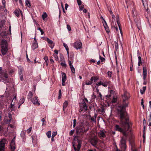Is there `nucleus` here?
Wrapping results in <instances>:
<instances>
[{
	"label": "nucleus",
	"instance_id": "1",
	"mask_svg": "<svg viewBox=\"0 0 151 151\" xmlns=\"http://www.w3.org/2000/svg\"><path fill=\"white\" fill-rule=\"evenodd\" d=\"M118 114L119 116L120 124L121 127L119 125H116L115 126V129L116 130L122 132L123 134V136L121 138L119 145L121 149L120 151H125L127 147L126 140L127 136L126 131L129 130L130 123L127 113L118 112Z\"/></svg>",
	"mask_w": 151,
	"mask_h": 151
},
{
	"label": "nucleus",
	"instance_id": "2",
	"mask_svg": "<svg viewBox=\"0 0 151 151\" xmlns=\"http://www.w3.org/2000/svg\"><path fill=\"white\" fill-rule=\"evenodd\" d=\"M130 97V95L126 91H124L123 94L122 95V101L121 105L119 106L117 108L118 112L127 113L125 111L126 108L128 106L129 102L128 101Z\"/></svg>",
	"mask_w": 151,
	"mask_h": 151
},
{
	"label": "nucleus",
	"instance_id": "3",
	"mask_svg": "<svg viewBox=\"0 0 151 151\" xmlns=\"http://www.w3.org/2000/svg\"><path fill=\"white\" fill-rule=\"evenodd\" d=\"M1 50L2 55H6L8 51L7 42L6 40H1Z\"/></svg>",
	"mask_w": 151,
	"mask_h": 151
},
{
	"label": "nucleus",
	"instance_id": "4",
	"mask_svg": "<svg viewBox=\"0 0 151 151\" xmlns=\"http://www.w3.org/2000/svg\"><path fill=\"white\" fill-rule=\"evenodd\" d=\"M88 129H85L84 127H78L76 128V134L78 135H82L84 133H86Z\"/></svg>",
	"mask_w": 151,
	"mask_h": 151
},
{
	"label": "nucleus",
	"instance_id": "5",
	"mask_svg": "<svg viewBox=\"0 0 151 151\" xmlns=\"http://www.w3.org/2000/svg\"><path fill=\"white\" fill-rule=\"evenodd\" d=\"M80 109L79 110L80 112L83 111L85 112L87 110V107L86 103L84 101L80 104Z\"/></svg>",
	"mask_w": 151,
	"mask_h": 151
},
{
	"label": "nucleus",
	"instance_id": "6",
	"mask_svg": "<svg viewBox=\"0 0 151 151\" xmlns=\"http://www.w3.org/2000/svg\"><path fill=\"white\" fill-rule=\"evenodd\" d=\"M6 142V140L5 139H3L0 141V151H5L4 149Z\"/></svg>",
	"mask_w": 151,
	"mask_h": 151
},
{
	"label": "nucleus",
	"instance_id": "7",
	"mask_svg": "<svg viewBox=\"0 0 151 151\" xmlns=\"http://www.w3.org/2000/svg\"><path fill=\"white\" fill-rule=\"evenodd\" d=\"M143 78L144 80V82L143 84L146 85L147 84L146 77L147 76V70L146 68L144 67L143 68Z\"/></svg>",
	"mask_w": 151,
	"mask_h": 151
},
{
	"label": "nucleus",
	"instance_id": "8",
	"mask_svg": "<svg viewBox=\"0 0 151 151\" xmlns=\"http://www.w3.org/2000/svg\"><path fill=\"white\" fill-rule=\"evenodd\" d=\"M74 47L76 50L81 49L82 47V43L81 42H76L73 44Z\"/></svg>",
	"mask_w": 151,
	"mask_h": 151
},
{
	"label": "nucleus",
	"instance_id": "9",
	"mask_svg": "<svg viewBox=\"0 0 151 151\" xmlns=\"http://www.w3.org/2000/svg\"><path fill=\"white\" fill-rule=\"evenodd\" d=\"M30 101L35 105L39 106L40 104V103L38 101V97H35L31 99H30Z\"/></svg>",
	"mask_w": 151,
	"mask_h": 151
},
{
	"label": "nucleus",
	"instance_id": "10",
	"mask_svg": "<svg viewBox=\"0 0 151 151\" xmlns=\"http://www.w3.org/2000/svg\"><path fill=\"white\" fill-rule=\"evenodd\" d=\"M91 143L92 145L94 146H96L98 143V139L96 137H94L91 138Z\"/></svg>",
	"mask_w": 151,
	"mask_h": 151
},
{
	"label": "nucleus",
	"instance_id": "11",
	"mask_svg": "<svg viewBox=\"0 0 151 151\" xmlns=\"http://www.w3.org/2000/svg\"><path fill=\"white\" fill-rule=\"evenodd\" d=\"M77 142L78 145H77V148H76L74 144H73V146L75 151H79L81 146V141L80 140H78Z\"/></svg>",
	"mask_w": 151,
	"mask_h": 151
},
{
	"label": "nucleus",
	"instance_id": "12",
	"mask_svg": "<svg viewBox=\"0 0 151 151\" xmlns=\"http://www.w3.org/2000/svg\"><path fill=\"white\" fill-rule=\"evenodd\" d=\"M14 139L15 137L10 142V146L12 150H14L15 149Z\"/></svg>",
	"mask_w": 151,
	"mask_h": 151
},
{
	"label": "nucleus",
	"instance_id": "13",
	"mask_svg": "<svg viewBox=\"0 0 151 151\" xmlns=\"http://www.w3.org/2000/svg\"><path fill=\"white\" fill-rule=\"evenodd\" d=\"M97 95V96H96L93 93L92 96L93 98H96V99H102V95L101 93L100 92H99Z\"/></svg>",
	"mask_w": 151,
	"mask_h": 151
},
{
	"label": "nucleus",
	"instance_id": "14",
	"mask_svg": "<svg viewBox=\"0 0 151 151\" xmlns=\"http://www.w3.org/2000/svg\"><path fill=\"white\" fill-rule=\"evenodd\" d=\"M2 78V80L4 81H6L7 80L8 76V75L7 73H4L1 75V77Z\"/></svg>",
	"mask_w": 151,
	"mask_h": 151
},
{
	"label": "nucleus",
	"instance_id": "15",
	"mask_svg": "<svg viewBox=\"0 0 151 151\" xmlns=\"http://www.w3.org/2000/svg\"><path fill=\"white\" fill-rule=\"evenodd\" d=\"M68 63L72 73H75V69L74 68L72 65V63H71L70 61L69 60Z\"/></svg>",
	"mask_w": 151,
	"mask_h": 151
},
{
	"label": "nucleus",
	"instance_id": "16",
	"mask_svg": "<svg viewBox=\"0 0 151 151\" xmlns=\"http://www.w3.org/2000/svg\"><path fill=\"white\" fill-rule=\"evenodd\" d=\"M137 26L138 29L140 30L141 29V21L140 19H139L136 22Z\"/></svg>",
	"mask_w": 151,
	"mask_h": 151
},
{
	"label": "nucleus",
	"instance_id": "17",
	"mask_svg": "<svg viewBox=\"0 0 151 151\" xmlns=\"http://www.w3.org/2000/svg\"><path fill=\"white\" fill-rule=\"evenodd\" d=\"M104 23L103 24L105 28V29L106 30V32L108 33H109V29L108 27L107 26V23L106 21L104 20Z\"/></svg>",
	"mask_w": 151,
	"mask_h": 151
},
{
	"label": "nucleus",
	"instance_id": "18",
	"mask_svg": "<svg viewBox=\"0 0 151 151\" xmlns=\"http://www.w3.org/2000/svg\"><path fill=\"white\" fill-rule=\"evenodd\" d=\"M38 44L37 41H36L33 42L32 47V48L33 50H34L38 47Z\"/></svg>",
	"mask_w": 151,
	"mask_h": 151
},
{
	"label": "nucleus",
	"instance_id": "19",
	"mask_svg": "<svg viewBox=\"0 0 151 151\" xmlns=\"http://www.w3.org/2000/svg\"><path fill=\"white\" fill-rule=\"evenodd\" d=\"M20 12L21 14L22 15V12L21 11L20 9H16L14 12V14L17 17H18L19 15V12Z\"/></svg>",
	"mask_w": 151,
	"mask_h": 151
},
{
	"label": "nucleus",
	"instance_id": "20",
	"mask_svg": "<svg viewBox=\"0 0 151 151\" xmlns=\"http://www.w3.org/2000/svg\"><path fill=\"white\" fill-rule=\"evenodd\" d=\"M8 117L7 116H5V118L4 119V122L6 124H9L11 122V121L9 119H8Z\"/></svg>",
	"mask_w": 151,
	"mask_h": 151
},
{
	"label": "nucleus",
	"instance_id": "21",
	"mask_svg": "<svg viewBox=\"0 0 151 151\" xmlns=\"http://www.w3.org/2000/svg\"><path fill=\"white\" fill-rule=\"evenodd\" d=\"M98 135L100 137L103 138H104L106 137L105 133L102 131H101L98 133Z\"/></svg>",
	"mask_w": 151,
	"mask_h": 151
},
{
	"label": "nucleus",
	"instance_id": "22",
	"mask_svg": "<svg viewBox=\"0 0 151 151\" xmlns=\"http://www.w3.org/2000/svg\"><path fill=\"white\" fill-rule=\"evenodd\" d=\"M117 20H116V22H117V24H118V25L119 27V30L120 31V32L121 33H122V29H121V27H120L121 24H120V22L119 21V16H118V15H117Z\"/></svg>",
	"mask_w": 151,
	"mask_h": 151
},
{
	"label": "nucleus",
	"instance_id": "23",
	"mask_svg": "<svg viewBox=\"0 0 151 151\" xmlns=\"http://www.w3.org/2000/svg\"><path fill=\"white\" fill-rule=\"evenodd\" d=\"M62 81H66V76L65 74L64 73H62Z\"/></svg>",
	"mask_w": 151,
	"mask_h": 151
},
{
	"label": "nucleus",
	"instance_id": "24",
	"mask_svg": "<svg viewBox=\"0 0 151 151\" xmlns=\"http://www.w3.org/2000/svg\"><path fill=\"white\" fill-rule=\"evenodd\" d=\"M68 105V102L66 101L64 102L63 104V110H64L65 108L67 107Z\"/></svg>",
	"mask_w": 151,
	"mask_h": 151
},
{
	"label": "nucleus",
	"instance_id": "25",
	"mask_svg": "<svg viewBox=\"0 0 151 151\" xmlns=\"http://www.w3.org/2000/svg\"><path fill=\"white\" fill-rule=\"evenodd\" d=\"M117 100V97L116 96H114L113 97V99L111 101V102L112 103H116Z\"/></svg>",
	"mask_w": 151,
	"mask_h": 151
},
{
	"label": "nucleus",
	"instance_id": "26",
	"mask_svg": "<svg viewBox=\"0 0 151 151\" xmlns=\"http://www.w3.org/2000/svg\"><path fill=\"white\" fill-rule=\"evenodd\" d=\"M32 96L33 94L32 93L31 91H29L28 95L27 98L28 99H30V100L31 99H32Z\"/></svg>",
	"mask_w": 151,
	"mask_h": 151
},
{
	"label": "nucleus",
	"instance_id": "27",
	"mask_svg": "<svg viewBox=\"0 0 151 151\" xmlns=\"http://www.w3.org/2000/svg\"><path fill=\"white\" fill-rule=\"evenodd\" d=\"M25 4L27 6L30 8L31 6V5L30 4V1L29 0H26L25 1Z\"/></svg>",
	"mask_w": 151,
	"mask_h": 151
},
{
	"label": "nucleus",
	"instance_id": "28",
	"mask_svg": "<svg viewBox=\"0 0 151 151\" xmlns=\"http://www.w3.org/2000/svg\"><path fill=\"white\" fill-rule=\"evenodd\" d=\"M63 46H64V47H65L67 52V53L68 54V50H69V48H68V45H67L65 43H63Z\"/></svg>",
	"mask_w": 151,
	"mask_h": 151
},
{
	"label": "nucleus",
	"instance_id": "29",
	"mask_svg": "<svg viewBox=\"0 0 151 151\" xmlns=\"http://www.w3.org/2000/svg\"><path fill=\"white\" fill-rule=\"evenodd\" d=\"M146 86H144L142 88V89L140 90V93L141 94H143L145 93L146 90Z\"/></svg>",
	"mask_w": 151,
	"mask_h": 151
},
{
	"label": "nucleus",
	"instance_id": "30",
	"mask_svg": "<svg viewBox=\"0 0 151 151\" xmlns=\"http://www.w3.org/2000/svg\"><path fill=\"white\" fill-rule=\"evenodd\" d=\"M46 40L47 41V42H48V43L50 45H52V44L53 42V41L52 40H50L48 37H47L46 38Z\"/></svg>",
	"mask_w": 151,
	"mask_h": 151
},
{
	"label": "nucleus",
	"instance_id": "31",
	"mask_svg": "<svg viewBox=\"0 0 151 151\" xmlns=\"http://www.w3.org/2000/svg\"><path fill=\"white\" fill-rule=\"evenodd\" d=\"M138 65L139 66L142 63L141 60V57L140 56H138Z\"/></svg>",
	"mask_w": 151,
	"mask_h": 151
},
{
	"label": "nucleus",
	"instance_id": "32",
	"mask_svg": "<svg viewBox=\"0 0 151 151\" xmlns=\"http://www.w3.org/2000/svg\"><path fill=\"white\" fill-rule=\"evenodd\" d=\"M51 131H48L46 133V135L47 137L50 138L51 137Z\"/></svg>",
	"mask_w": 151,
	"mask_h": 151
},
{
	"label": "nucleus",
	"instance_id": "33",
	"mask_svg": "<svg viewBox=\"0 0 151 151\" xmlns=\"http://www.w3.org/2000/svg\"><path fill=\"white\" fill-rule=\"evenodd\" d=\"M47 17V14L46 13V12H44L42 15V18L43 19H44Z\"/></svg>",
	"mask_w": 151,
	"mask_h": 151
},
{
	"label": "nucleus",
	"instance_id": "34",
	"mask_svg": "<svg viewBox=\"0 0 151 151\" xmlns=\"http://www.w3.org/2000/svg\"><path fill=\"white\" fill-rule=\"evenodd\" d=\"M14 102L13 103V101H12L11 103V105L10 106L11 109V110L12 111L13 110L14 108Z\"/></svg>",
	"mask_w": 151,
	"mask_h": 151
},
{
	"label": "nucleus",
	"instance_id": "35",
	"mask_svg": "<svg viewBox=\"0 0 151 151\" xmlns=\"http://www.w3.org/2000/svg\"><path fill=\"white\" fill-rule=\"evenodd\" d=\"M6 1L5 0H2V3L3 4V7L5 9H6Z\"/></svg>",
	"mask_w": 151,
	"mask_h": 151
},
{
	"label": "nucleus",
	"instance_id": "36",
	"mask_svg": "<svg viewBox=\"0 0 151 151\" xmlns=\"http://www.w3.org/2000/svg\"><path fill=\"white\" fill-rule=\"evenodd\" d=\"M24 101V99L23 97V98H21L20 100L19 101V103L20 104H23Z\"/></svg>",
	"mask_w": 151,
	"mask_h": 151
},
{
	"label": "nucleus",
	"instance_id": "37",
	"mask_svg": "<svg viewBox=\"0 0 151 151\" xmlns=\"http://www.w3.org/2000/svg\"><path fill=\"white\" fill-rule=\"evenodd\" d=\"M62 96V93H61V91L60 89L59 90V94H58V99H60L61 97Z\"/></svg>",
	"mask_w": 151,
	"mask_h": 151
},
{
	"label": "nucleus",
	"instance_id": "38",
	"mask_svg": "<svg viewBox=\"0 0 151 151\" xmlns=\"http://www.w3.org/2000/svg\"><path fill=\"white\" fill-rule=\"evenodd\" d=\"M44 59L46 62V63L47 65L48 64V58L47 56H45L44 57Z\"/></svg>",
	"mask_w": 151,
	"mask_h": 151
},
{
	"label": "nucleus",
	"instance_id": "39",
	"mask_svg": "<svg viewBox=\"0 0 151 151\" xmlns=\"http://www.w3.org/2000/svg\"><path fill=\"white\" fill-rule=\"evenodd\" d=\"M53 56L54 57L55 60L57 61L58 60V57L55 54H53Z\"/></svg>",
	"mask_w": 151,
	"mask_h": 151
},
{
	"label": "nucleus",
	"instance_id": "40",
	"mask_svg": "<svg viewBox=\"0 0 151 151\" xmlns=\"http://www.w3.org/2000/svg\"><path fill=\"white\" fill-rule=\"evenodd\" d=\"M8 118H9V119L12 121V114L10 113H10H9L8 114Z\"/></svg>",
	"mask_w": 151,
	"mask_h": 151
},
{
	"label": "nucleus",
	"instance_id": "41",
	"mask_svg": "<svg viewBox=\"0 0 151 151\" xmlns=\"http://www.w3.org/2000/svg\"><path fill=\"white\" fill-rule=\"evenodd\" d=\"M25 135V132H24V131H22L21 133V137H22L24 138Z\"/></svg>",
	"mask_w": 151,
	"mask_h": 151
},
{
	"label": "nucleus",
	"instance_id": "42",
	"mask_svg": "<svg viewBox=\"0 0 151 151\" xmlns=\"http://www.w3.org/2000/svg\"><path fill=\"white\" fill-rule=\"evenodd\" d=\"M108 83L107 82H105L103 83L102 85L104 87H107L108 85Z\"/></svg>",
	"mask_w": 151,
	"mask_h": 151
},
{
	"label": "nucleus",
	"instance_id": "43",
	"mask_svg": "<svg viewBox=\"0 0 151 151\" xmlns=\"http://www.w3.org/2000/svg\"><path fill=\"white\" fill-rule=\"evenodd\" d=\"M103 82L101 81H100L99 82H98L96 84V86H100L101 85H102V84L103 83Z\"/></svg>",
	"mask_w": 151,
	"mask_h": 151
},
{
	"label": "nucleus",
	"instance_id": "44",
	"mask_svg": "<svg viewBox=\"0 0 151 151\" xmlns=\"http://www.w3.org/2000/svg\"><path fill=\"white\" fill-rule=\"evenodd\" d=\"M112 73V72L110 71H108L107 73L108 76L110 78H111V77Z\"/></svg>",
	"mask_w": 151,
	"mask_h": 151
},
{
	"label": "nucleus",
	"instance_id": "45",
	"mask_svg": "<svg viewBox=\"0 0 151 151\" xmlns=\"http://www.w3.org/2000/svg\"><path fill=\"white\" fill-rule=\"evenodd\" d=\"M32 129V127H30L28 129H27V132L29 134V133Z\"/></svg>",
	"mask_w": 151,
	"mask_h": 151
},
{
	"label": "nucleus",
	"instance_id": "46",
	"mask_svg": "<svg viewBox=\"0 0 151 151\" xmlns=\"http://www.w3.org/2000/svg\"><path fill=\"white\" fill-rule=\"evenodd\" d=\"M91 120L93 122H96V117H91Z\"/></svg>",
	"mask_w": 151,
	"mask_h": 151
},
{
	"label": "nucleus",
	"instance_id": "47",
	"mask_svg": "<svg viewBox=\"0 0 151 151\" xmlns=\"http://www.w3.org/2000/svg\"><path fill=\"white\" fill-rule=\"evenodd\" d=\"M57 134V132H53L52 133V137H54Z\"/></svg>",
	"mask_w": 151,
	"mask_h": 151
},
{
	"label": "nucleus",
	"instance_id": "48",
	"mask_svg": "<svg viewBox=\"0 0 151 151\" xmlns=\"http://www.w3.org/2000/svg\"><path fill=\"white\" fill-rule=\"evenodd\" d=\"M99 58L101 62H104L105 61V59L104 58H103L100 55L99 56Z\"/></svg>",
	"mask_w": 151,
	"mask_h": 151
},
{
	"label": "nucleus",
	"instance_id": "49",
	"mask_svg": "<svg viewBox=\"0 0 151 151\" xmlns=\"http://www.w3.org/2000/svg\"><path fill=\"white\" fill-rule=\"evenodd\" d=\"M67 28L69 31H70L71 30V27L69 25H67Z\"/></svg>",
	"mask_w": 151,
	"mask_h": 151
},
{
	"label": "nucleus",
	"instance_id": "50",
	"mask_svg": "<svg viewBox=\"0 0 151 151\" xmlns=\"http://www.w3.org/2000/svg\"><path fill=\"white\" fill-rule=\"evenodd\" d=\"M74 131V129L71 130L69 133V135L71 136L73 134Z\"/></svg>",
	"mask_w": 151,
	"mask_h": 151
},
{
	"label": "nucleus",
	"instance_id": "51",
	"mask_svg": "<svg viewBox=\"0 0 151 151\" xmlns=\"http://www.w3.org/2000/svg\"><path fill=\"white\" fill-rule=\"evenodd\" d=\"M9 127H10L11 128H15V126L14 125H12V124H9L8 125V126Z\"/></svg>",
	"mask_w": 151,
	"mask_h": 151
},
{
	"label": "nucleus",
	"instance_id": "52",
	"mask_svg": "<svg viewBox=\"0 0 151 151\" xmlns=\"http://www.w3.org/2000/svg\"><path fill=\"white\" fill-rule=\"evenodd\" d=\"M77 2L79 6H80L81 4V0H77Z\"/></svg>",
	"mask_w": 151,
	"mask_h": 151
},
{
	"label": "nucleus",
	"instance_id": "53",
	"mask_svg": "<svg viewBox=\"0 0 151 151\" xmlns=\"http://www.w3.org/2000/svg\"><path fill=\"white\" fill-rule=\"evenodd\" d=\"M61 65L63 67H66V64L65 62H61L60 63Z\"/></svg>",
	"mask_w": 151,
	"mask_h": 151
},
{
	"label": "nucleus",
	"instance_id": "54",
	"mask_svg": "<svg viewBox=\"0 0 151 151\" xmlns=\"http://www.w3.org/2000/svg\"><path fill=\"white\" fill-rule=\"evenodd\" d=\"M92 83V82L91 81H89L88 82H86L85 84L86 85H91Z\"/></svg>",
	"mask_w": 151,
	"mask_h": 151
},
{
	"label": "nucleus",
	"instance_id": "55",
	"mask_svg": "<svg viewBox=\"0 0 151 151\" xmlns=\"http://www.w3.org/2000/svg\"><path fill=\"white\" fill-rule=\"evenodd\" d=\"M115 48L116 49H117L118 47V43L116 42H115Z\"/></svg>",
	"mask_w": 151,
	"mask_h": 151
},
{
	"label": "nucleus",
	"instance_id": "56",
	"mask_svg": "<svg viewBox=\"0 0 151 151\" xmlns=\"http://www.w3.org/2000/svg\"><path fill=\"white\" fill-rule=\"evenodd\" d=\"M99 78L96 76H94V82H96L97 80H99Z\"/></svg>",
	"mask_w": 151,
	"mask_h": 151
},
{
	"label": "nucleus",
	"instance_id": "57",
	"mask_svg": "<svg viewBox=\"0 0 151 151\" xmlns=\"http://www.w3.org/2000/svg\"><path fill=\"white\" fill-rule=\"evenodd\" d=\"M84 6L83 5L79 6V9H80V10H83V9H84Z\"/></svg>",
	"mask_w": 151,
	"mask_h": 151
},
{
	"label": "nucleus",
	"instance_id": "58",
	"mask_svg": "<svg viewBox=\"0 0 151 151\" xmlns=\"http://www.w3.org/2000/svg\"><path fill=\"white\" fill-rule=\"evenodd\" d=\"M142 3H143V4L144 5V6L145 7V6H147V3H146V4L144 3V1L143 0H142Z\"/></svg>",
	"mask_w": 151,
	"mask_h": 151
},
{
	"label": "nucleus",
	"instance_id": "59",
	"mask_svg": "<svg viewBox=\"0 0 151 151\" xmlns=\"http://www.w3.org/2000/svg\"><path fill=\"white\" fill-rule=\"evenodd\" d=\"M148 121L149 122H151V112H150V115L149 116V119H148Z\"/></svg>",
	"mask_w": 151,
	"mask_h": 151
},
{
	"label": "nucleus",
	"instance_id": "60",
	"mask_svg": "<svg viewBox=\"0 0 151 151\" xmlns=\"http://www.w3.org/2000/svg\"><path fill=\"white\" fill-rule=\"evenodd\" d=\"M19 75H22V71L21 69H20L19 71Z\"/></svg>",
	"mask_w": 151,
	"mask_h": 151
},
{
	"label": "nucleus",
	"instance_id": "61",
	"mask_svg": "<svg viewBox=\"0 0 151 151\" xmlns=\"http://www.w3.org/2000/svg\"><path fill=\"white\" fill-rule=\"evenodd\" d=\"M68 4H65V9L67 10V9L68 7Z\"/></svg>",
	"mask_w": 151,
	"mask_h": 151
},
{
	"label": "nucleus",
	"instance_id": "62",
	"mask_svg": "<svg viewBox=\"0 0 151 151\" xmlns=\"http://www.w3.org/2000/svg\"><path fill=\"white\" fill-rule=\"evenodd\" d=\"M20 78L21 80L22 81L23 79V75H20Z\"/></svg>",
	"mask_w": 151,
	"mask_h": 151
},
{
	"label": "nucleus",
	"instance_id": "63",
	"mask_svg": "<svg viewBox=\"0 0 151 151\" xmlns=\"http://www.w3.org/2000/svg\"><path fill=\"white\" fill-rule=\"evenodd\" d=\"M94 76H93V77H91V78L90 79V80H91L90 81H91L92 82V81H94Z\"/></svg>",
	"mask_w": 151,
	"mask_h": 151
},
{
	"label": "nucleus",
	"instance_id": "64",
	"mask_svg": "<svg viewBox=\"0 0 151 151\" xmlns=\"http://www.w3.org/2000/svg\"><path fill=\"white\" fill-rule=\"evenodd\" d=\"M19 2L20 4L21 5V6H23V4H22V0H19Z\"/></svg>",
	"mask_w": 151,
	"mask_h": 151
}]
</instances>
